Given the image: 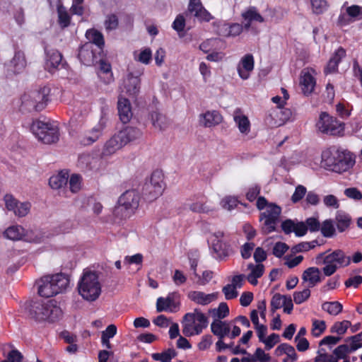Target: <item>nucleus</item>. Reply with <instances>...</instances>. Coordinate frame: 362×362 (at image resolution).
I'll return each mask as SVG.
<instances>
[{"mask_svg":"<svg viewBox=\"0 0 362 362\" xmlns=\"http://www.w3.org/2000/svg\"><path fill=\"white\" fill-rule=\"evenodd\" d=\"M45 52L47 55L45 66L49 72H52L61 64L62 55L58 50L54 49H48L46 48Z\"/></svg>","mask_w":362,"mask_h":362,"instance_id":"26","label":"nucleus"},{"mask_svg":"<svg viewBox=\"0 0 362 362\" xmlns=\"http://www.w3.org/2000/svg\"><path fill=\"white\" fill-rule=\"evenodd\" d=\"M279 341V336L277 334L272 333L267 338H264L262 341L265 344V349L269 350L273 348Z\"/></svg>","mask_w":362,"mask_h":362,"instance_id":"57","label":"nucleus"},{"mask_svg":"<svg viewBox=\"0 0 362 362\" xmlns=\"http://www.w3.org/2000/svg\"><path fill=\"white\" fill-rule=\"evenodd\" d=\"M238 202L236 198L232 197H227L222 199V207L227 210H232L237 206Z\"/></svg>","mask_w":362,"mask_h":362,"instance_id":"60","label":"nucleus"},{"mask_svg":"<svg viewBox=\"0 0 362 362\" xmlns=\"http://www.w3.org/2000/svg\"><path fill=\"white\" fill-rule=\"evenodd\" d=\"M151 119L153 126L160 131L165 129L169 124V122L165 115L156 111L151 112Z\"/></svg>","mask_w":362,"mask_h":362,"instance_id":"34","label":"nucleus"},{"mask_svg":"<svg viewBox=\"0 0 362 362\" xmlns=\"http://www.w3.org/2000/svg\"><path fill=\"white\" fill-rule=\"evenodd\" d=\"M355 160L349 152L338 150L335 163V173H341L353 167Z\"/></svg>","mask_w":362,"mask_h":362,"instance_id":"18","label":"nucleus"},{"mask_svg":"<svg viewBox=\"0 0 362 362\" xmlns=\"http://www.w3.org/2000/svg\"><path fill=\"white\" fill-rule=\"evenodd\" d=\"M337 228L339 232L345 231L350 226L351 218L343 212H337L335 216Z\"/></svg>","mask_w":362,"mask_h":362,"instance_id":"38","label":"nucleus"},{"mask_svg":"<svg viewBox=\"0 0 362 362\" xmlns=\"http://www.w3.org/2000/svg\"><path fill=\"white\" fill-rule=\"evenodd\" d=\"M119 21L118 18L115 14H110L106 16L104 22L105 28L107 31H111L117 29L118 27Z\"/></svg>","mask_w":362,"mask_h":362,"instance_id":"48","label":"nucleus"},{"mask_svg":"<svg viewBox=\"0 0 362 362\" xmlns=\"http://www.w3.org/2000/svg\"><path fill=\"white\" fill-rule=\"evenodd\" d=\"M30 315L37 321L54 322L62 317L63 312L55 300H49L33 302Z\"/></svg>","mask_w":362,"mask_h":362,"instance_id":"2","label":"nucleus"},{"mask_svg":"<svg viewBox=\"0 0 362 362\" xmlns=\"http://www.w3.org/2000/svg\"><path fill=\"white\" fill-rule=\"evenodd\" d=\"M288 249L289 247L285 243L277 242L274 245L272 253L275 257L280 258Z\"/></svg>","mask_w":362,"mask_h":362,"instance_id":"50","label":"nucleus"},{"mask_svg":"<svg viewBox=\"0 0 362 362\" xmlns=\"http://www.w3.org/2000/svg\"><path fill=\"white\" fill-rule=\"evenodd\" d=\"M349 346L351 348V351L353 352L362 346V332L350 338V344Z\"/></svg>","mask_w":362,"mask_h":362,"instance_id":"56","label":"nucleus"},{"mask_svg":"<svg viewBox=\"0 0 362 362\" xmlns=\"http://www.w3.org/2000/svg\"><path fill=\"white\" fill-rule=\"evenodd\" d=\"M27 65V62L25 56V53L16 49L13 59L11 60L8 64V69L11 71L14 74H20L23 72Z\"/></svg>","mask_w":362,"mask_h":362,"instance_id":"23","label":"nucleus"},{"mask_svg":"<svg viewBox=\"0 0 362 362\" xmlns=\"http://www.w3.org/2000/svg\"><path fill=\"white\" fill-rule=\"evenodd\" d=\"M315 74V70L310 68L304 69L301 71L300 84L305 95L310 94L314 90L316 84Z\"/></svg>","mask_w":362,"mask_h":362,"instance_id":"17","label":"nucleus"},{"mask_svg":"<svg viewBox=\"0 0 362 362\" xmlns=\"http://www.w3.org/2000/svg\"><path fill=\"white\" fill-rule=\"evenodd\" d=\"M69 284L68 277L62 273L44 276L39 281L38 293L45 298L52 297L64 292Z\"/></svg>","mask_w":362,"mask_h":362,"instance_id":"4","label":"nucleus"},{"mask_svg":"<svg viewBox=\"0 0 362 362\" xmlns=\"http://www.w3.org/2000/svg\"><path fill=\"white\" fill-rule=\"evenodd\" d=\"M208 320L199 309L186 313L182 321V333L186 337L199 335L207 327Z\"/></svg>","mask_w":362,"mask_h":362,"instance_id":"6","label":"nucleus"},{"mask_svg":"<svg viewBox=\"0 0 362 362\" xmlns=\"http://www.w3.org/2000/svg\"><path fill=\"white\" fill-rule=\"evenodd\" d=\"M342 308V305L338 301L325 302L322 305V309L332 315H337Z\"/></svg>","mask_w":362,"mask_h":362,"instance_id":"39","label":"nucleus"},{"mask_svg":"<svg viewBox=\"0 0 362 362\" xmlns=\"http://www.w3.org/2000/svg\"><path fill=\"white\" fill-rule=\"evenodd\" d=\"M302 279L308 282L309 287H314L322 281L320 270L317 267H309L303 272Z\"/></svg>","mask_w":362,"mask_h":362,"instance_id":"27","label":"nucleus"},{"mask_svg":"<svg viewBox=\"0 0 362 362\" xmlns=\"http://www.w3.org/2000/svg\"><path fill=\"white\" fill-rule=\"evenodd\" d=\"M310 4L313 12L315 14L324 13L329 6L326 0H310Z\"/></svg>","mask_w":362,"mask_h":362,"instance_id":"46","label":"nucleus"},{"mask_svg":"<svg viewBox=\"0 0 362 362\" xmlns=\"http://www.w3.org/2000/svg\"><path fill=\"white\" fill-rule=\"evenodd\" d=\"M242 17L247 22L245 24L246 28H249L252 22L264 23L266 21L255 7H250L242 13Z\"/></svg>","mask_w":362,"mask_h":362,"instance_id":"28","label":"nucleus"},{"mask_svg":"<svg viewBox=\"0 0 362 362\" xmlns=\"http://www.w3.org/2000/svg\"><path fill=\"white\" fill-rule=\"evenodd\" d=\"M254 66L253 56L250 54H245L242 57L237 67L240 77L243 80L247 79L254 69Z\"/></svg>","mask_w":362,"mask_h":362,"instance_id":"20","label":"nucleus"},{"mask_svg":"<svg viewBox=\"0 0 362 362\" xmlns=\"http://www.w3.org/2000/svg\"><path fill=\"white\" fill-rule=\"evenodd\" d=\"M176 355L174 349H168L162 353H154L151 355L155 361H160L161 362H170L173 358Z\"/></svg>","mask_w":362,"mask_h":362,"instance_id":"43","label":"nucleus"},{"mask_svg":"<svg viewBox=\"0 0 362 362\" xmlns=\"http://www.w3.org/2000/svg\"><path fill=\"white\" fill-rule=\"evenodd\" d=\"M351 325L349 320H343L341 322H336L330 328V332L336 333L338 335L344 334Z\"/></svg>","mask_w":362,"mask_h":362,"instance_id":"45","label":"nucleus"},{"mask_svg":"<svg viewBox=\"0 0 362 362\" xmlns=\"http://www.w3.org/2000/svg\"><path fill=\"white\" fill-rule=\"evenodd\" d=\"M222 291L225 296L226 299L227 300L235 298L238 294L237 289L234 287L233 285H231L230 284L225 286L223 288Z\"/></svg>","mask_w":362,"mask_h":362,"instance_id":"55","label":"nucleus"},{"mask_svg":"<svg viewBox=\"0 0 362 362\" xmlns=\"http://www.w3.org/2000/svg\"><path fill=\"white\" fill-rule=\"evenodd\" d=\"M234 122L242 134L247 135L251 130V124L248 117L240 108H236L233 114Z\"/></svg>","mask_w":362,"mask_h":362,"instance_id":"21","label":"nucleus"},{"mask_svg":"<svg viewBox=\"0 0 362 362\" xmlns=\"http://www.w3.org/2000/svg\"><path fill=\"white\" fill-rule=\"evenodd\" d=\"M211 332L218 338L228 337L230 339H235L241 333L239 327L234 325L233 320H222L220 319H214L211 324Z\"/></svg>","mask_w":362,"mask_h":362,"instance_id":"10","label":"nucleus"},{"mask_svg":"<svg viewBox=\"0 0 362 362\" xmlns=\"http://www.w3.org/2000/svg\"><path fill=\"white\" fill-rule=\"evenodd\" d=\"M338 150H327L322 153V165L327 170L334 172L335 163L337 157Z\"/></svg>","mask_w":362,"mask_h":362,"instance_id":"30","label":"nucleus"},{"mask_svg":"<svg viewBox=\"0 0 362 362\" xmlns=\"http://www.w3.org/2000/svg\"><path fill=\"white\" fill-rule=\"evenodd\" d=\"M224 233L217 231L213 234L211 248L214 257L218 259H223L233 253L230 245L223 240Z\"/></svg>","mask_w":362,"mask_h":362,"instance_id":"14","label":"nucleus"},{"mask_svg":"<svg viewBox=\"0 0 362 362\" xmlns=\"http://www.w3.org/2000/svg\"><path fill=\"white\" fill-rule=\"evenodd\" d=\"M6 208L13 211L18 217L25 216L30 211L31 204L28 202H19L12 194H7L4 198Z\"/></svg>","mask_w":362,"mask_h":362,"instance_id":"16","label":"nucleus"},{"mask_svg":"<svg viewBox=\"0 0 362 362\" xmlns=\"http://www.w3.org/2000/svg\"><path fill=\"white\" fill-rule=\"evenodd\" d=\"M314 362H338V360L333 355L326 353L321 354L318 351V355L315 358Z\"/></svg>","mask_w":362,"mask_h":362,"instance_id":"64","label":"nucleus"},{"mask_svg":"<svg viewBox=\"0 0 362 362\" xmlns=\"http://www.w3.org/2000/svg\"><path fill=\"white\" fill-rule=\"evenodd\" d=\"M25 235V230L19 225L11 226L4 232V236L11 240H22Z\"/></svg>","mask_w":362,"mask_h":362,"instance_id":"33","label":"nucleus"},{"mask_svg":"<svg viewBox=\"0 0 362 362\" xmlns=\"http://www.w3.org/2000/svg\"><path fill=\"white\" fill-rule=\"evenodd\" d=\"M326 323L324 320H312L311 332L314 337H320L326 329Z\"/></svg>","mask_w":362,"mask_h":362,"instance_id":"44","label":"nucleus"},{"mask_svg":"<svg viewBox=\"0 0 362 362\" xmlns=\"http://www.w3.org/2000/svg\"><path fill=\"white\" fill-rule=\"evenodd\" d=\"M50 94V88L44 86L39 90L32 91L28 95H24L22 98V103L29 109H33L36 111L43 110L47 102Z\"/></svg>","mask_w":362,"mask_h":362,"instance_id":"9","label":"nucleus"},{"mask_svg":"<svg viewBox=\"0 0 362 362\" xmlns=\"http://www.w3.org/2000/svg\"><path fill=\"white\" fill-rule=\"evenodd\" d=\"M212 342V336L210 334H205L202 337L201 341L198 343V349L201 351L206 350L211 346Z\"/></svg>","mask_w":362,"mask_h":362,"instance_id":"61","label":"nucleus"},{"mask_svg":"<svg viewBox=\"0 0 362 362\" xmlns=\"http://www.w3.org/2000/svg\"><path fill=\"white\" fill-rule=\"evenodd\" d=\"M223 117L217 110L206 111L199 115V122L204 127H212L221 124Z\"/></svg>","mask_w":362,"mask_h":362,"instance_id":"22","label":"nucleus"},{"mask_svg":"<svg viewBox=\"0 0 362 362\" xmlns=\"http://www.w3.org/2000/svg\"><path fill=\"white\" fill-rule=\"evenodd\" d=\"M276 356L286 354V358L284 359V362H295L297 360V354L293 346L284 343L277 346L275 350Z\"/></svg>","mask_w":362,"mask_h":362,"instance_id":"29","label":"nucleus"},{"mask_svg":"<svg viewBox=\"0 0 362 362\" xmlns=\"http://www.w3.org/2000/svg\"><path fill=\"white\" fill-rule=\"evenodd\" d=\"M69 175L65 172H60L57 175L52 176L49 180V185L52 189H59L68 182Z\"/></svg>","mask_w":362,"mask_h":362,"instance_id":"35","label":"nucleus"},{"mask_svg":"<svg viewBox=\"0 0 362 362\" xmlns=\"http://www.w3.org/2000/svg\"><path fill=\"white\" fill-rule=\"evenodd\" d=\"M104 128L105 126L103 124L98 123L81 137L80 143L83 146L93 144L102 136Z\"/></svg>","mask_w":362,"mask_h":362,"instance_id":"24","label":"nucleus"},{"mask_svg":"<svg viewBox=\"0 0 362 362\" xmlns=\"http://www.w3.org/2000/svg\"><path fill=\"white\" fill-rule=\"evenodd\" d=\"M140 202L139 193L136 190L124 192L118 199V206L115 209L117 214H122V218H127L136 212Z\"/></svg>","mask_w":362,"mask_h":362,"instance_id":"7","label":"nucleus"},{"mask_svg":"<svg viewBox=\"0 0 362 362\" xmlns=\"http://www.w3.org/2000/svg\"><path fill=\"white\" fill-rule=\"evenodd\" d=\"M351 352L349 344H342L334 349V354L336 356L335 358L338 359L345 358L348 354Z\"/></svg>","mask_w":362,"mask_h":362,"instance_id":"54","label":"nucleus"},{"mask_svg":"<svg viewBox=\"0 0 362 362\" xmlns=\"http://www.w3.org/2000/svg\"><path fill=\"white\" fill-rule=\"evenodd\" d=\"M316 127L322 133L334 136L341 134L344 129V123L327 112H322L320 115Z\"/></svg>","mask_w":362,"mask_h":362,"instance_id":"11","label":"nucleus"},{"mask_svg":"<svg viewBox=\"0 0 362 362\" xmlns=\"http://www.w3.org/2000/svg\"><path fill=\"white\" fill-rule=\"evenodd\" d=\"M180 294L177 292L169 293L166 297H159L156 300L158 313H175L180 309Z\"/></svg>","mask_w":362,"mask_h":362,"instance_id":"15","label":"nucleus"},{"mask_svg":"<svg viewBox=\"0 0 362 362\" xmlns=\"http://www.w3.org/2000/svg\"><path fill=\"white\" fill-rule=\"evenodd\" d=\"M82 177L81 175L74 174L69 180V189L72 193L78 192L81 188Z\"/></svg>","mask_w":362,"mask_h":362,"instance_id":"47","label":"nucleus"},{"mask_svg":"<svg viewBox=\"0 0 362 362\" xmlns=\"http://www.w3.org/2000/svg\"><path fill=\"white\" fill-rule=\"evenodd\" d=\"M317 240H313L311 242H301L291 247V252L293 253L305 252H308L316 247L317 245Z\"/></svg>","mask_w":362,"mask_h":362,"instance_id":"42","label":"nucleus"},{"mask_svg":"<svg viewBox=\"0 0 362 362\" xmlns=\"http://www.w3.org/2000/svg\"><path fill=\"white\" fill-rule=\"evenodd\" d=\"M117 110L121 122L124 124L128 123L133 115L129 100L127 98L119 97Z\"/></svg>","mask_w":362,"mask_h":362,"instance_id":"25","label":"nucleus"},{"mask_svg":"<svg viewBox=\"0 0 362 362\" xmlns=\"http://www.w3.org/2000/svg\"><path fill=\"white\" fill-rule=\"evenodd\" d=\"M306 192L307 189L305 187L301 185H298L295 189L294 193L291 196L292 202L295 204L298 203L305 197Z\"/></svg>","mask_w":362,"mask_h":362,"instance_id":"53","label":"nucleus"},{"mask_svg":"<svg viewBox=\"0 0 362 362\" xmlns=\"http://www.w3.org/2000/svg\"><path fill=\"white\" fill-rule=\"evenodd\" d=\"M323 203L327 207H332L334 209H338L339 207L338 199L332 194L325 196L323 198Z\"/></svg>","mask_w":362,"mask_h":362,"instance_id":"59","label":"nucleus"},{"mask_svg":"<svg viewBox=\"0 0 362 362\" xmlns=\"http://www.w3.org/2000/svg\"><path fill=\"white\" fill-rule=\"evenodd\" d=\"M346 13L351 18H362V7L353 5L346 8Z\"/></svg>","mask_w":362,"mask_h":362,"instance_id":"63","label":"nucleus"},{"mask_svg":"<svg viewBox=\"0 0 362 362\" xmlns=\"http://www.w3.org/2000/svg\"><path fill=\"white\" fill-rule=\"evenodd\" d=\"M78 58L86 65H88L93 62L94 53L90 44H86L81 47L78 52Z\"/></svg>","mask_w":362,"mask_h":362,"instance_id":"37","label":"nucleus"},{"mask_svg":"<svg viewBox=\"0 0 362 362\" xmlns=\"http://www.w3.org/2000/svg\"><path fill=\"white\" fill-rule=\"evenodd\" d=\"M164 175L160 170L152 173L148 181L144 184L143 191L148 199L153 200L160 197L164 190Z\"/></svg>","mask_w":362,"mask_h":362,"instance_id":"12","label":"nucleus"},{"mask_svg":"<svg viewBox=\"0 0 362 362\" xmlns=\"http://www.w3.org/2000/svg\"><path fill=\"white\" fill-rule=\"evenodd\" d=\"M310 296V291L308 288L300 291H296L293 293V300L296 304H301L307 300Z\"/></svg>","mask_w":362,"mask_h":362,"instance_id":"49","label":"nucleus"},{"mask_svg":"<svg viewBox=\"0 0 362 362\" xmlns=\"http://www.w3.org/2000/svg\"><path fill=\"white\" fill-rule=\"evenodd\" d=\"M135 59L145 64H148L152 59V52L150 48L141 50Z\"/></svg>","mask_w":362,"mask_h":362,"instance_id":"51","label":"nucleus"},{"mask_svg":"<svg viewBox=\"0 0 362 362\" xmlns=\"http://www.w3.org/2000/svg\"><path fill=\"white\" fill-rule=\"evenodd\" d=\"M255 245L254 243H246L240 249L241 256L243 259H248L251 257L252 250H254Z\"/></svg>","mask_w":362,"mask_h":362,"instance_id":"62","label":"nucleus"},{"mask_svg":"<svg viewBox=\"0 0 362 362\" xmlns=\"http://www.w3.org/2000/svg\"><path fill=\"white\" fill-rule=\"evenodd\" d=\"M344 194L348 198L357 201L362 199V193L356 187L346 188L344 190Z\"/></svg>","mask_w":362,"mask_h":362,"instance_id":"58","label":"nucleus"},{"mask_svg":"<svg viewBox=\"0 0 362 362\" xmlns=\"http://www.w3.org/2000/svg\"><path fill=\"white\" fill-rule=\"evenodd\" d=\"M218 293H205L200 291H191L188 293V298L196 304L208 305L218 299Z\"/></svg>","mask_w":362,"mask_h":362,"instance_id":"19","label":"nucleus"},{"mask_svg":"<svg viewBox=\"0 0 362 362\" xmlns=\"http://www.w3.org/2000/svg\"><path fill=\"white\" fill-rule=\"evenodd\" d=\"M321 233L325 238H332L335 235L336 229L334 222L331 219H327L322 222L320 228Z\"/></svg>","mask_w":362,"mask_h":362,"instance_id":"40","label":"nucleus"},{"mask_svg":"<svg viewBox=\"0 0 362 362\" xmlns=\"http://www.w3.org/2000/svg\"><path fill=\"white\" fill-rule=\"evenodd\" d=\"M78 291L81 297L90 302L96 300L100 296L102 287L95 272L84 270L78 282Z\"/></svg>","mask_w":362,"mask_h":362,"instance_id":"3","label":"nucleus"},{"mask_svg":"<svg viewBox=\"0 0 362 362\" xmlns=\"http://www.w3.org/2000/svg\"><path fill=\"white\" fill-rule=\"evenodd\" d=\"M31 130L38 140L44 144H50L59 140V128L53 123L34 121L31 125Z\"/></svg>","mask_w":362,"mask_h":362,"instance_id":"8","label":"nucleus"},{"mask_svg":"<svg viewBox=\"0 0 362 362\" xmlns=\"http://www.w3.org/2000/svg\"><path fill=\"white\" fill-rule=\"evenodd\" d=\"M316 264H325L322 268L323 274L326 276L334 274L338 268L345 267L350 264L351 259L346 256L341 250H336L332 253L322 252L316 256Z\"/></svg>","mask_w":362,"mask_h":362,"instance_id":"5","label":"nucleus"},{"mask_svg":"<svg viewBox=\"0 0 362 362\" xmlns=\"http://www.w3.org/2000/svg\"><path fill=\"white\" fill-rule=\"evenodd\" d=\"M86 37L90 43L95 44L100 49H102L105 45L103 34L95 29L88 30L86 33Z\"/></svg>","mask_w":362,"mask_h":362,"instance_id":"36","label":"nucleus"},{"mask_svg":"<svg viewBox=\"0 0 362 362\" xmlns=\"http://www.w3.org/2000/svg\"><path fill=\"white\" fill-rule=\"evenodd\" d=\"M140 79L129 74L124 81V86L127 93L130 95H134L139 93L140 88Z\"/></svg>","mask_w":362,"mask_h":362,"instance_id":"32","label":"nucleus"},{"mask_svg":"<svg viewBox=\"0 0 362 362\" xmlns=\"http://www.w3.org/2000/svg\"><path fill=\"white\" fill-rule=\"evenodd\" d=\"M212 317L214 319L223 320L229 315V308L226 303H221L217 308L211 310Z\"/></svg>","mask_w":362,"mask_h":362,"instance_id":"41","label":"nucleus"},{"mask_svg":"<svg viewBox=\"0 0 362 362\" xmlns=\"http://www.w3.org/2000/svg\"><path fill=\"white\" fill-rule=\"evenodd\" d=\"M286 296H281L279 293L275 294L271 300L272 311L274 313L276 310L281 308L285 303Z\"/></svg>","mask_w":362,"mask_h":362,"instance_id":"52","label":"nucleus"},{"mask_svg":"<svg viewBox=\"0 0 362 362\" xmlns=\"http://www.w3.org/2000/svg\"><path fill=\"white\" fill-rule=\"evenodd\" d=\"M281 213V207L269 204L265 211L260 214L259 220L264 221L262 226L264 233L269 234L276 230Z\"/></svg>","mask_w":362,"mask_h":362,"instance_id":"13","label":"nucleus"},{"mask_svg":"<svg viewBox=\"0 0 362 362\" xmlns=\"http://www.w3.org/2000/svg\"><path fill=\"white\" fill-rule=\"evenodd\" d=\"M248 269L250 271L247 276V281L252 285H257L258 283L257 279L260 278L264 272V266L262 264H249L247 266Z\"/></svg>","mask_w":362,"mask_h":362,"instance_id":"31","label":"nucleus"},{"mask_svg":"<svg viewBox=\"0 0 362 362\" xmlns=\"http://www.w3.org/2000/svg\"><path fill=\"white\" fill-rule=\"evenodd\" d=\"M142 136V132L137 127L127 126L115 133L104 144L102 154L104 156L113 155L125 146L132 144Z\"/></svg>","mask_w":362,"mask_h":362,"instance_id":"1","label":"nucleus"}]
</instances>
